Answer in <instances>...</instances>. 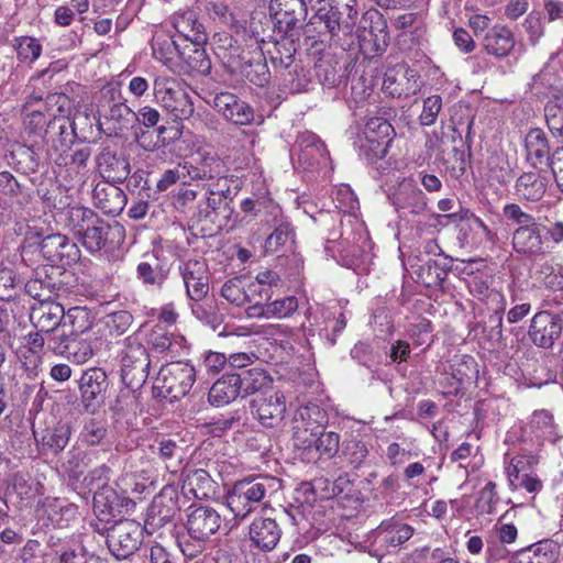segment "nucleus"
<instances>
[{
    "instance_id": "obj_32",
    "label": "nucleus",
    "mask_w": 563,
    "mask_h": 563,
    "mask_svg": "<svg viewBox=\"0 0 563 563\" xmlns=\"http://www.w3.org/2000/svg\"><path fill=\"white\" fill-rule=\"evenodd\" d=\"M549 179L537 172H527L520 175L516 181V194L527 201H539L547 192Z\"/></svg>"
},
{
    "instance_id": "obj_48",
    "label": "nucleus",
    "mask_w": 563,
    "mask_h": 563,
    "mask_svg": "<svg viewBox=\"0 0 563 563\" xmlns=\"http://www.w3.org/2000/svg\"><path fill=\"white\" fill-rule=\"evenodd\" d=\"M342 453L353 468H360L366 464L369 450L365 442L353 438L344 442Z\"/></svg>"
},
{
    "instance_id": "obj_16",
    "label": "nucleus",
    "mask_w": 563,
    "mask_h": 563,
    "mask_svg": "<svg viewBox=\"0 0 563 563\" xmlns=\"http://www.w3.org/2000/svg\"><path fill=\"white\" fill-rule=\"evenodd\" d=\"M174 494L172 488L165 487L153 498L146 511L143 532L151 536L169 522L176 511Z\"/></svg>"
},
{
    "instance_id": "obj_59",
    "label": "nucleus",
    "mask_w": 563,
    "mask_h": 563,
    "mask_svg": "<svg viewBox=\"0 0 563 563\" xmlns=\"http://www.w3.org/2000/svg\"><path fill=\"white\" fill-rule=\"evenodd\" d=\"M192 223L195 224H201L200 231L205 234H212V224H217L219 221V217L216 214V212L208 207V203L206 200L200 201L197 207V211L192 216Z\"/></svg>"
},
{
    "instance_id": "obj_38",
    "label": "nucleus",
    "mask_w": 563,
    "mask_h": 563,
    "mask_svg": "<svg viewBox=\"0 0 563 563\" xmlns=\"http://www.w3.org/2000/svg\"><path fill=\"white\" fill-rule=\"evenodd\" d=\"M145 450H143V457L150 462L166 461L174 455L177 444L175 441L165 438L164 435H155L146 438Z\"/></svg>"
},
{
    "instance_id": "obj_8",
    "label": "nucleus",
    "mask_w": 563,
    "mask_h": 563,
    "mask_svg": "<svg viewBox=\"0 0 563 563\" xmlns=\"http://www.w3.org/2000/svg\"><path fill=\"white\" fill-rule=\"evenodd\" d=\"M312 10L314 13L303 26V35L311 40L312 44L329 42L336 37L340 32L344 34L339 11L334 10L331 2L321 3Z\"/></svg>"
},
{
    "instance_id": "obj_47",
    "label": "nucleus",
    "mask_w": 563,
    "mask_h": 563,
    "mask_svg": "<svg viewBox=\"0 0 563 563\" xmlns=\"http://www.w3.org/2000/svg\"><path fill=\"white\" fill-rule=\"evenodd\" d=\"M531 427L538 438L555 442L558 439L553 416L545 410L536 411L531 418Z\"/></svg>"
},
{
    "instance_id": "obj_55",
    "label": "nucleus",
    "mask_w": 563,
    "mask_h": 563,
    "mask_svg": "<svg viewBox=\"0 0 563 563\" xmlns=\"http://www.w3.org/2000/svg\"><path fill=\"white\" fill-rule=\"evenodd\" d=\"M240 71L251 84L264 86L268 81L266 65L261 60H246L242 63Z\"/></svg>"
},
{
    "instance_id": "obj_13",
    "label": "nucleus",
    "mask_w": 563,
    "mask_h": 563,
    "mask_svg": "<svg viewBox=\"0 0 563 563\" xmlns=\"http://www.w3.org/2000/svg\"><path fill=\"white\" fill-rule=\"evenodd\" d=\"M398 212L421 216L428 208L426 195L412 177L404 178L388 197Z\"/></svg>"
},
{
    "instance_id": "obj_41",
    "label": "nucleus",
    "mask_w": 563,
    "mask_h": 563,
    "mask_svg": "<svg viewBox=\"0 0 563 563\" xmlns=\"http://www.w3.org/2000/svg\"><path fill=\"white\" fill-rule=\"evenodd\" d=\"M323 412L316 404L299 407L292 417V427L308 428L310 431H320L323 428Z\"/></svg>"
},
{
    "instance_id": "obj_35",
    "label": "nucleus",
    "mask_w": 563,
    "mask_h": 563,
    "mask_svg": "<svg viewBox=\"0 0 563 563\" xmlns=\"http://www.w3.org/2000/svg\"><path fill=\"white\" fill-rule=\"evenodd\" d=\"M280 38H276L273 47L267 51L269 60L276 69H288L295 60L296 44L292 34L279 33Z\"/></svg>"
},
{
    "instance_id": "obj_12",
    "label": "nucleus",
    "mask_w": 563,
    "mask_h": 563,
    "mask_svg": "<svg viewBox=\"0 0 563 563\" xmlns=\"http://www.w3.org/2000/svg\"><path fill=\"white\" fill-rule=\"evenodd\" d=\"M252 413L266 428L282 423L286 413V399L283 393L271 390L256 396L251 401Z\"/></svg>"
},
{
    "instance_id": "obj_2",
    "label": "nucleus",
    "mask_w": 563,
    "mask_h": 563,
    "mask_svg": "<svg viewBox=\"0 0 563 563\" xmlns=\"http://www.w3.org/2000/svg\"><path fill=\"white\" fill-rule=\"evenodd\" d=\"M280 488L273 476H249L233 484L227 496L228 507L235 518L244 519L267 496Z\"/></svg>"
},
{
    "instance_id": "obj_46",
    "label": "nucleus",
    "mask_w": 563,
    "mask_h": 563,
    "mask_svg": "<svg viewBox=\"0 0 563 563\" xmlns=\"http://www.w3.org/2000/svg\"><path fill=\"white\" fill-rule=\"evenodd\" d=\"M66 216L67 225L78 236L84 232L85 228L90 227L98 220L91 209L81 206L69 207Z\"/></svg>"
},
{
    "instance_id": "obj_14",
    "label": "nucleus",
    "mask_w": 563,
    "mask_h": 563,
    "mask_svg": "<svg viewBox=\"0 0 563 563\" xmlns=\"http://www.w3.org/2000/svg\"><path fill=\"white\" fill-rule=\"evenodd\" d=\"M64 318V307L52 300L34 303L30 312L31 324L40 332L48 334L47 339L60 334Z\"/></svg>"
},
{
    "instance_id": "obj_23",
    "label": "nucleus",
    "mask_w": 563,
    "mask_h": 563,
    "mask_svg": "<svg viewBox=\"0 0 563 563\" xmlns=\"http://www.w3.org/2000/svg\"><path fill=\"white\" fill-rule=\"evenodd\" d=\"M186 291L191 300H201L209 290L207 264L203 261L189 260L181 267Z\"/></svg>"
},
{
    "instance_id": "obj_63",
    "label": "nucleus",
    "mask_w": 563,
    "mask_h": 563,
    "mask_svg": "<svg viewBox=\"0 0 563 563\" xmlns=\"http://www.w3.org/2000/svg\"><path fill=\"white\" fill-rule=\"evenodd\" d=\"M90 156V153L88 150H78L71 155V161L67 165V172L75 173V181L78 185H81L86 181L87 178V168L86 163Z\"/></svg>"
},
{
    "instance_id": "obj_36",
    "label": "nucleus",
    "mask_w": 563,
    "mask_h": 563,
    "mask_svg": "<svg viewBox=\"0 0 563 563\" xmlns=\"http://www.w3.org/2000/svg\"><path fill=\"white\" fill-rule=\"evenodd\" d=\"M299 161L307 165L313 166L320 164L327 157V148L320 139L314 134L303 135L299 141Z\"/></svg>"
},
{
    "instance_id": "obj_56",
    "label": "nucleus",
    "mask_w": 563,
    "mask_h": 563,
    "mask_svg": "<svg viewBox=\"0 0 563 563\" xmlns=\"http://www.w3.org/2000/svg\"><path fill=\"white\" fill-rule=\"evenodd\" d=\"M230 190L210 191L208 197L205 199L218 217L222 216L224 219H229L233 208L231 206L232 199L229 197Z\"/></svg>"
},
{
    "instance_id": "obj_45",
    "label": "nucleus",
    "mask_w": 563,
    "mask_h": 563,
    "mask_svg": "<svg viewBox=\"0 0 563 563\" xmlns=\"http://www.w3.org/2000/svg\"><path fill=\"white\" fill-rule=\"evenodd\" d=\"M316 75L322 86L328 88L338 86L343 77L340 64L332 57L319 60L316 65Z\"/></svg>"
},
{
    "instance_id": "obj_30",
    "label": "nucleus",
    "mask_w": 563,
    "mask_h": 563,
    "mask_svg": "<svg viewBox=\"0 0 563 563\" xmlns=\"http://www.w3.org/2000/svg\"><path fill=\"white\" fill-rule=\"evenodd\" d=\"M173 25L175 30L191 44L201 45L207 41L205 27L198 21L197 14L192 10H186L174 14Z\"/></svg>"
},
{
    "instance_id": "obj_60",
    "label": "nucleus",
    "mask_w": 563,
    "mask_h": 563,
    "mask_svg": "<svg viewBox=\"0 0 563 563\" xmlns=\"http://www.w3.org/2000/svg\"><path fill=\"white\" fill-rule=\"evenodd\" d=\"M69 437V427L66 424H59L53 431L45 434L42 441L44 445L48 446L53 452L57 453L67 445Z\"/></svg>"
},
{
    "instance_id": "obj_57",
    "label": "nucleus",
    "mask_w": 563,
    "mask_h": 563,
    "mask_svg": "<svg viewBox=\"0 0 563 563\" xmlns=\"http://www.w3.org/2000/svg\"><path fill=\"white\" fill-rule=\"evenodd\" d=\"M132 320V316L126 311H119L106 317V319L96 324L97 332L102 329H109L110 333L114 330L115 334H122L126 331Z\"/></svg>"
},
{
    "instance_id": "obj_53",
    "label": "nucleus",
    "mask_w": 563,
    "mask_h": 563,
    "mask_svg": "<svg viewBox=\"0 0 563 563\" xmlns=\"http://www.w3.org/2000/svg\"><path fill=\"white\" fill-rule=\"evenodd\" d=\"M192 48L183 57L187 63L189 69L200 75H208L211 70V60L208 57L205 48L200 45L192 44Z\"/></svg>"
},
{
    "instance_id": "obj_21",
    "label": "nucleus",
    "mask_w": 563,
    "mask_h": 563,
    "mask_svg": "<svg viewBox=\"0 0 563 563\" xmlns=\"http://www.w3.org/2000/svg\"><path fill=\"white\" fill-rule=\"evenodd\" d=\"M140 532L132 522L119 523L108 534L107 544L111 553L118 559H126L139 549Z\"/></svg>"
},
{
    "instance_id": "obj_31",
    "label": "nucleus",
    "mask_w": 563,
    "mask_h": 563,
    "mask_svg": "<svg viewBox=\"0 0 563 563\" xmlns=\"http://www.w3.org/2000/svg\"><path fill=\"white\" fill-rule=\"evenodd\" d=\"M275 230L265 241V252L277 253L282 249L291 250L294 244V231L288 222L279 221L278 217L282 210L278 206H273L271 210Z\"/></svg>"
},
{
    "instance_id": "obj_50",
    "label": "nucleus",
    "mask_w": 563,
    "mask_h": 563,
    "mask_svg": "<svg viewBox=\"0 0 563 563\" xmlns=\"http://www.w3.org/2000/svg\"><path fill=\"white\" fill-rule=\"evenodd\" d=\"M331 4L335 11H339L340 23L344 27V34H350L357 18L356 0H331Z\"/></svg>"
},
{
    "instance_id": "obj_1",
    "label": "nucleus",
    "mask_w": 563,
    "mask_h": 563,
    "mask_svg": "<svg viewBox=\"0 0 563 563\" xmlns=\"http://www.w3.org/2000/svg\"><path fill=\"white\" fill-rule=\"evenodd\" d=\"M97 167L100 176L107 181L98 184L93 189V197L99 207L107 213H114L122 209V191L114 183L123 181L128 175V164L117 157L110 150L104 148L97 157Z\"/></svg>"
},
{
    "instance_id": "obj_4",
    "label": "nucleus",
    "mask_w": 563,
    "mask_h": 563,
    "mask_svg": "<svg viewBox=\"0 0 563 563\" xmlns=\"http://www.w3.org/2000/svg\"><path fill=\"white\" fill-rule=\"evenodd\" d=\"M220 514L211 507H189L187 514L186 529L190 539L178 538V545L188 558H196L202 552L203 543L214 534L221 527Z\"/></svg>"
},
{
    "instance_id": "obj_15",
    "label": "nucleus",
    "mask_w": 563,
    "mask_h": 563,
    "mask_svg": "<svg viewBox=\"0 0 563 563\" xmlns=\"http://www.w3.org/2000/svg\"><path fill=\"white\" fill-rule=\"evenodd\" d=\"M212 106L224 120L231 123L247 125L254 121L253 108L233 92H217Z\"/></svg>"
},
{
    "instance_id": "obj_11",
    "label": "nucleus",
    "mask_w": 563,
    "mask_h": 563,
    "mask_svg": "<svg viewBox=\"0 0 563 563\" xmlns=\"http://www.w3.org/2000/svg\"><path fill=\"white\" fill-rule=\"evenodd\" d=\"M563 331L562 318L551 311L536 313L530 322L528 336L538 347L551 349Z\"/></svg>"
},
{
    "instance_id": "obj_44",
    "label": "nucleus",
    "mask_w": 563,
    "mask_h": 563,
    "mask_svg": "<svg viewBox=\"0 0 563 563\" xmlns=\"http://www.w3.org/2000/svg\"><path fill=\"white\" fill-rule=\"evenodd\" d=\"M536 278L549 289L563 290V265L553 261L540 263L536 269Z\"/></svg>"
},
{
    "instance_id": "obj_28",
    "label": "nucleus",
    "mask_w": 563,
    "mask_h": 563,
    "mask_svg": "<svg viewBox=\"0 0 563 563\" xmlns=\"http://www.w3.org/2000/svg\"><path fill=\"white\" fill-rule=\"evenodd\" d=\"M527 162L533 168L548 166L551 161L550 146L545 133L541 129L530 130L525 137Z\"/></svg>"
},
{
    "instance_id": "obj_19",
    "label": "nucleus",
    "mask_w": 563,
    "mask_h": 563,
    "mask_svg": "<svg viewBox=\"0 0 563 563\" xmlns=\"http://www.w3.org/2000/svg\"><path fill=\"white\" fill-rule=\"evenodd\" d=\"M41 253L53 265L68 266L80 257L78 246L63 234H51L41 242Z\"/></svg>"
},
{
    "instance_id": "obj_17",
    "label": "nucleus",
    "mask_w": 563,
    "mask_h": 563,
    "mask_svg": "<svg viewBox=\"0 0 563 563\" xmlns=\"http://www.w3.org/2000/svg\"><path fill=\"white\" fill-rule=\"evenodd\" d=\"M268 9L278 33H290L308 13L305 0H271Z\"/></svg>"
},
{
    "instance_id": "obj_52",
    "label": "nucleus",
    "mask_w": 563,
    "mask_h": 563,
    "mask_svg": "<svg viewBox=\"0 0 563 563\" xmlns=\"http://www.w3.org/2000/svg\"><path fill=\"white\" fill-rule=\"evenodd\" d=\"M16 54L22 62L33 63L42 53V44L35 37L21 36L16 38Z\"/></svg>"
},
{
    "instance_id": "obj_62",
    "label": "nucleus",
    "mask_w": 563,
    "mask_h": 563,
    "mask_svg": "<svg viewBox=\"0 0 563 563\" xmlns=\"http://www.w3.org/2000/svg\"><path fill=\"white\" fill-rule=\"evenodd\" d=\"M21 187L16 179L9 172L0 173V197L4 198L9 203H22L18 198Z\"/></svg>"
},
{
    "instance_id": "obj_25",
    "label": "nucleus",
    "mask_w": 563,
    "mask_h": 563,
    "mask_svg": "<svg viewBox=\"0 0 563 563\" xmlns=\"http://www.w3.org/2000/svg\"><path fill=\"white\" fill-rule=\"evenodd\" d=\"M153 57L170 70L176 71L184 53L172 35L166 32H157L151 42Z\"/></svg>"
},
{
    "instance_id": "obj_6",
    "label": "nucleus",
    "mask_w": 563,
    "mask_h": 563,
    "mask_svg": "<svg viewBox=\"0 0 563 563\" xmlns=\"http://www.w3.org/2000/svg\"><path fill=\"white\" fill-rule=\"evenodd\" d=\"M413 533L415 529L408 523L396 518L385 519L368 534L369 552L376 558L395 553Z\"/></svg>"
},
{
    "instance_id": "obj_43",
    "label": "nucleus",
    "mask_w": 563,
    "mask_h": 563,
    "mask_svg": "<svg viewBox=\"0 0 563 563\" xmlns=\"http://www.w3.org/2000/svg\"><path fill=\"white\" fill-rule=\"evenodd\" d=\"M185 486L197 499H205L213 493L214 482L207 471L197 468L187 475Z\"/></svg>"
},
{
    "instance_id": "obj_27",
    "label": "nucleus",
    "mask_w": 563,
    "mask_h": 563,
    "mask_svg": "<svg viewBox=\"0 0 563 563\" xmlns=\"http://www.w3.org/2000/svg\"><path fill=\"white\" fill-rule=\"evenodd\" d=\"M188 183L191 180H208L223 173V163L213 155H199L183 163Z\"/></svg>"
},
{
    "instance_id": "obj_54",
    "label": "nucleus",
    "mask_w": 563,
    "mask_h": 563,
    "mask_svg": "<svg viewBox=\"0 0 563 563\" xmlns=\"http://www.w3.org/2000/svg\"><path fill=\"white\" fill-rule=\"evenodd\" d=\"M321 456L333 457L340 448V435L333 431L320 430L313 446Z\"/></svg>"
},
{
    "instance_id": "obj_34",
    "label": "nucleus",
    "mask_w": 563,
    "mask_h": 563,
    "mask_svg": "<svg viewBox=\"0 0 563 563\" xmlns=\"http://www.w3.org/2000/svg\"><path fill=\"white\" fill-rule=\"evenodd\" d=\"M256 291L255 283H247L243 277H234L227 280L221 287V296L236 307L254 300Z\"/></svg>"
},
{
    "instance_id": "obj_40",
    "label": "nucleus",
    "mask_w": 563,
    "mask_h": 563,
    "mask_svg": "<svg viewBox=\"0 0 563 563\" xmlns=\"http://www.w3.org/2000/svg\"><path fill=\"white\" fill-rule=\"evenodd\" d=\"M67 325L70 327L68 336H82V334H86L87 331L92 328V318L88 309L84 307L70 308L68 312L65 313L62 331H66Z\"/></svg>"
},
{
    "instance_id": "obj_42",
    "label": "nucleus",
    "mask_w": 563,
    "mask_h": 563,
    "mask_svg": "<svg viewBox=\"0 0 563 563\" xmlns=\"http://www.w3.org/2000/svg\"><path fill=\"white\" fill-rule=\"evenodd\" d=\"M42 510L47 515L48 520L57 527H63L76 514L74 505H67L58 498H46L42 504Z\"/></svg>"
},
{
    "instance_id": "obj_22",
    "label": "nucleus",
    "mask_w": 563,
    "mask_h": 563,
    "mask_svg": "<svg viewBox=\"0 0 563 563\" xmlns=\"http://www.w3.org/2000/svg\"><path fill=\"white\" fill-rule=\"evenodd\" d=\"M122 352L121 380L122 384L136 394L141 389L139 362L141 358V342L137 336H129Z\"/></svg>"
},
{
    "instance_id": "obj_49",
    "label": "nucleus",
    "mask_w": 563,
    "mask_h": 563,
    "mask_svg": "<svg viewBox=\"0 0 563 563\" xmlns=\"http://www.w3.org/2000/svg\"><path fill=\"white\" fill-rule=\"evenodd\" d=\"M240 380L243 396L252 395L269 383L266 373L258 367L251 368L240 374Z\"/></svg>"
},
{
    "instance_id": "obj_51",
    "label": "nucleus",
    "mask_w": 563,
    "mask_h": 563,
    "mask_svg": "<svg viewBox=\"0 0 563 563\" xmlns=\"http://www.w3.org/2000/svg\"><path fill=\"white\" fill-rule=\"evenodd\" d=\"M470 290L478 299H488L492 302L501 303V308H506V299L504 295L489 288L487 279L483 277H474L470 283Z\"/></svg>"
},
{
    "instance_id": "obj_24",
    "label": "nucleus",
    "mask_w": 563,
    "mask_h": 563,
    "mask_svg": "<svg viewBox=\"0 0 563 563\" xmlns=\"http://www.w3.org/2000/svg\"><path fill=\"white\" fill-rule=\"evenodd\" d=\"M249 534L254 547L262 551H272L280 540L282 529L275 519L261 517L252 521Z\"/></svg>"
},
{
    "instance_id": "obj_37",
    "label": "nucleus",
    "mask_w": 563,
    "mask_h": 563,
    "mask_svg": "<svg viewBox=\"0 0 563 563\" xmlns=\"http://www.w3.org/2000/svg\"><path fill=\"white\" fill-rule=\"evenodd\" d=\"M558 559V544L543 540L525 550L520 555V563H555Z\"/></svg>"
},
{
    "instance_id": "obj_20",
    "label": "nucleus",
    "mask_w": 563,
    "mask_h": 563,
    "mask_svg": "<svg viewBox=\"0 0 563 563\" xmlns=\"http://www.w3.org/2000/svg\"><path fill=\"white\" fill-rule=\"evenodd\" d=\"M108 386V376L101 368L92 367L84 372L79 388L82 402L88 411L95 412L99 408Z\"/></svg>"
},
{
    "instance_id": "obj_26",
    "label": "nucleus",
    "mask_w": 563,
    "mask_h": 563,
    "mask_svg": "<svg viewBox=\"0 0 563 563\" xmlns=\"http://www.w3.org/2000/svg\"><path fill=\"white\" fill-rule=\"evenodd\" d=\"M482 45L487 54L503 59L512 52L516 42L512 32L508 27L495 25L484 34Z\"/></svg>"
},
{
    "instance_id": "obj_10",
    "label": "nucleus",
    "mask_w": 563,
    "mask_h": 563,
    "mask_svg": "<svg viewBox=\"0 0 563 563\" xmlns=\"http://www.w3.org/2000/svg\"><path fill=\"white\" fill-rule=\"evenodd\" d=\"M47 347L54 354L65 356L75 364H85L97 352V346L88 338L68 336L66 331H62L58 335H51L47 339Z\"/></svg>"
},
{
    "instance_id": "obj_3",
    "label": "nucleus",
    "mask_w": 563,
    "mask_h": 563,
    "mask_svg": "<svg viewBox=\"0 0 563 563\" xmlns=\"http://www.w3.org/2000/svg\"><path fill=\"white\" fill-rule=\"evenodd\" d=\"M196 382V371L189 362H172L163 365L153 378L151 394L158 402H174L185 397Z\"/></svg>"
},
{
    "instance_id": "obj_29",
    "label": "nucleus",
    "mask_w": 563,
    "mask_h": 563,
    "mask_svg": "<svg viewBox=\"0 0 563 563\" xmlns=\"http://www.w3.org/2000/svg\"><path fill=\"white\" fill-rule=\"evenodd\" d=\"M240 374H225L211 386L208 400L212 406L221 407L235 400L241 395Z\"/></svg>"
},
{
    "instance_id": "obj_64",
    "label": "nucleus",
    "mask_w": 563,
    "mask_h": 563,
    "mask_svg": "<svg viewBox=\"0 0 563 563\" xmlns=\"http://www.w3.org/2000/svg\"><path fill=\"white\" fill-rule=\"evenodd\" d=\"M147 344L158 353L169 349L172 339L165 327L156 324L146 335Z\"/></svg>"
},
{
    "instance_id": "obj_9",
    "label": "nucleus",
    "mask_w": 563,
    "mask_h": 563,
    "mask_svg": "<svg viewBox=\"0 0 563 563\" xmlns=\"http://www.w3.org/2000/svg\"><path fill=\"white\" fill-rule=\"evenodd\" d=\"M84 247L90 253H111L123 242V228L115 223L110 225L97 220L90 227L85 228L79 235Z\"/></svg>"
},
{
    "instance_id": "obj_5",
    "label": "nucleus",
    "mask_w": 563,
    "mask_h": 563,
    "mask_svg": "<svg viewBox=\"0 0 563 563\" xmlns=\"http://www.w3.org/2000/svg\"><path fill=\"white\" fill-rule=\"evenodd\" d=\"M154 96L174 120L189 119L194 114V103L188 86L176 77H158L154 81Z\"/></svg>"
},
{
    "instance_id": "obj_7",
    "label": "nucleus",
    "mask_w": 563,
    "mask_h": 563,
    "mask_svg": "<svg viewBox=\"0 0 563 563\" xmlns=\"http://www.w3.org/2000/svg\"><path fill=\"white\" fill-rule=\"evenodd\" d=\"M395 130L393 125L382 118H371L364 128L360 140V153L369 163L386 156L393 141Z\"/></svg>"
},
{
    "instance_id": "obj_58",
    "label": "nucleus",
    "mask_w": 563,
    "mask_h": 563,
    "mask_svg": "<svg viewBox=\"0 0 563 563\" xmlns=\"http://www.w3.org/2000/svg\"><path fill=\"white\" fill-rule=\"evenodd\" d=\"M298 309V300L295 296L276 299L267 303V313L271 318L284 319L290 317Z\"/></svg>"
},
{
    "instance_id": "obj_61",
    "label": "nucleus",
    "mask_w": 563,
    "mask_h": 563,
    "mask_svg": "<svg viewBox=\"0 0 563 563\" xmlns=\"http://www.w3.org/2000/svg\"><path fill=\"white\" fill-rule=\"evenodd\" d=\"M442 109V98L438 95L430 96L423 100L422 112L419 115L421 125L430 126L437 122Z\"/></svg>"
},
{
    "instance_id": "obj_39",
    "label": "nucleus",
    "mask_w": 563,
    "mask_h": 563,
    "mask_svg": "<svg viewBox=\"0 0 563 563\" xmlns=\"http://www.w3.org/2000/svg\"><path fill=\"white\" fill-rule=\"evenodd\" d=\"M377 16L376 26L369 31V38L364 40L363 48L371 56H379L384 54L389 45V34L387 32V23L375 12Z\"/></svg>"
},
{
    "instance_id": "obj_33",
    "label": "nucleus",
    "mask_w": 563,
    "mask_h": 563,
    "mask_svg": "<svg viewBox=\"0 0 563 563\" xmlns=\"http://www.w3.org/2000/svg\"><path fill=\"white\" fill-rule=\"evenodd\" d=\"M93 508L100 515H114L117 508L118 512L128 514L136 508V501L125 496L118 497L112 489L103 488L96 493Z\"/></svg>"
},
{
    "instance_id": "obj_18",
    "label": "nucleus",
    "mask_w": 563,
    "mask_h": 563,
    "mask_svg": "<svg viewBox=\"0 0 563 563\" xmlns=\"http://www.w3.org/2000/svg\"><path fill=\"white\" fill-rule=\"evenodd\" d=\"M511 242L515 252L526 257L544 255L549 249L547 236L537 222L518 227L512 233Z\"/></svg>"
}]
</instances>
